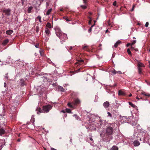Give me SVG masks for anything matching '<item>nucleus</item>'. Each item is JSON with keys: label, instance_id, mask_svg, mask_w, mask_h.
I'll list each match as a JSON object with an SVG mask.
<instances>
[{"label": "nucleus", "instance_id": "2eb2a0df", "mask_svg": "<svg viewBox=\"0 0 150 150\" xmlns=\"http://www.w3.org/2000/svg\"><path fill=\"white\" fill-rule=\"evenodd\" d=\"M134 146H137L140 144L139 142L137 140H136L134 141L133 142Z\"/></svg>", "mask_w": 150, "mask_h": 150}, {"label": "nucleus", "instance_id": "20e7f679", "mask_svg": "<svg viewBox=\"0 0 150 150\" xmlns=\"http://www.w3.org/2000/svg\"><path fill=\"white\" fill-rule=\"evenodd\" d=\"M11 11V9L9 8L7 9H3L2 11V12L3 13H5V14L6 16H9L10 15Z\"/></svg>", "mask_w": 150, "mask_h": 150}, {"label": "nucleus", "instance_id": "aec40b11", "mask_svg": "<svg viewBox=\"0 0 150 150\" xmlns=\"http://www.w3.org/2000/svg\"><path fill=\"white\" fill-rule=\"evenodd\" d=\"M63 18L65 19L67 22L69 21H71V19L70 18H68L67 16L64 17Z\"/></svg>", "mask_w": 150, "mask_h": 150}, {"label": "nucleus", "instance_id": "6ab92c4d", "mask_svg": "<svg viewBox=\"0 0 150 150\" xmlns=\"http://www.w3.org/2000/svg\"><path fill=\"white\" fill-rule=\"evenodd\" d=\"M88 5H81L80 7L83 9H85L87 8Z\"/></svg>", "mask_w": 150, "mask_h": 150}, {"label": "nucleus", "instance_id": "7c9ffc66", "mask_svg": "<svg viewBox=\"0 0 150 150\" xmlns=\"http://www.w3.org/2000/svg\"><path fill=\"white\" fill-rule=\"evenodd\" d=\"M67 105L69 107L71 108H73V105L71 104V103H69Z\"/></svg>", "mask_w": 150, "mask_h": 150}, {"label": "nucleus", "instance_id": "2f4dec72", "mask_svg": "<svg viewBox=\"0 0 150 150\" xmlns=\"http://www.w3.org/2000/svg\"><path fill=\"white\" fill-rule=\"evenodd\" d=\"M37 18L38 19L39 22H40V23H41L42 22V21H41V17L40 16H38L37 17Z\"/></svg>", "mask_w": 150, "mask_h": 150}, {"label": "nucleus", "instance_id": "69168bd1", "mask_svg": "<svg viewBox=\"0 0 150 150\" xmlns=\"http://www.w3.org/2000/svg\"><path fill=\"white\" fill-rule=\"evenodd\" d=\"M108 30H107L106 31V33H107V32H108Z\"/></svg>", "mask_w": 150, "mask_h": 150}, {"label": "nucleus", "instance_id": "39448f33", "mask_svg": "<svg viewBox=\"0 0 150 150\" xmlns=\"http://www.w3.org/2000/svg\"><path fill=\"white\" fill-rule=\"evenodd\" d=\"M45 33L46 34L45 36L46 37V40H47L48 39V38L50 34V30L47 28H46L45 29Z\"/></svg>", "mask_w": 150, "mask_h": 150}, {"label": "nucleus", "instance_id": "bf43d9fd", "mask_svg": "<svg viewBox=\"0 0 150 150\" xmlns=\"http://www.w3.org/2000/svg\"><path fill=\"white\" fill-rule=\"evenodd\" d=\"M90 139L91 141H93V139L92 138H90Z\"/></svg>", "mask_w": 150, "mask_h": 150}, {"label": "nucleus", "instance_id": "4be33fe9", "mask_svg": "<svg viewBox=\"0 0 150 150\" xmlns=\"http://www.w3.org/2000/svg\"><path fill=\"white\" fill-rule=\"evenodd\" d=\"M52 10V8H50V9L48 10L47 11L46 13V15H49L50 14V13L51 12Z\"/></svg>", "mask_w": 150, "mask_h": 150}, {"label": "nucleus", "instance_id": "bb28decb", "mask_svg": "<svg viewBox=\"0 0 150 150\" xmlns=\"http://www.w3.org/2000/svg\"><path fill=\"white\" fill-rule=\"evenodd\" d=\"M88 18L89 19V21L88 23L89 25H90L91 24V22H92V19L91 18L90 16H88Z\"/></svg>", "mask_w": 150, "mask_h": 150}, {"label": "nucleus", "instance_id": "f3484780", "mask_svg": "<svg viewBox=\"0 0 150 150\" xmlns=\"http://www.w3.org/2000/svg\"><path fill=\"white\" fill-rule=\"evenodd\" d=\"M142 94L143 95L146 97H150V94L149 93H146L144 92L142 93Z\"/></svg>", "mask_w": 150, "mask_h": 150}, {"label": "nucleus", "instance_id": "473e14b6", "mask_svg": "<svg viewBox=\"0 0 150 150\" xmlns=\"http://www.w3.org/2000/svg\"><path fill=\"white\" fill-rule=\"evenodd\" d=\"M83 3L84 4L87 5L88 2V0H83Z\"/></svg>", "mask_w": 150, "mask_h": 150}, {"label": "nucleus", "instance_id": "49530a36", "mask_svg": "<svg viewBox=\"0 0 150 150\" xmlns=\"http://www.w3.org/2000/svg\"><path fill=\"white\" fill-rule=\"evenodd\" d=\"M4 87H6V83H4Z\"/></svg>", "mask_w": 150, "mask_h": 150}, {"label": "nucleus", "instance_id": "9b49d317", "mask_svg": "<svg viewBox=\"0 0 150 150\" xmlns=\"http://www.w3.org/2000/svg\"><path fill=\"white\" fill-rule=\"evenodd\" d=\"M5 130L3 128H1L0 129V135H2L4 134Z\"/></svg>", "mask_w": 150, "mask_h": 150}, {"label": "nucleus", "instance_id": "cd10ccee", "mask_svg": "<svg viewBox=\"0 0 150 150\" xmlns=\"http://www.w3.org/2000/svg\"><path fill=\"white\" fill-rule=\"evenodd\" d=\"M73 116L75 117L76 120H79V117L76 115H74Z\"/></svg>", "mask_w": 150, "mask_h": 150}, {"label": "nucleus", "instance_id": "37998d69", "mask_svg": "<svg viewBox=\"0 0 150 150\" xmlns=\"http://www.w3.org/2000/svg\"><path fill=\"white\" fill-rule=\"evenodd\" d=\"M130 49H131V50H134V48L132 47V45H131V47Z\"/></svg>", "mask_w": 150, "mask_h": 150}, {"label": "nucleus", "instance_id": "e433bc0d", "mask_svg": "<svg viewBox=\"0 0 150 150\" xmlns=\"http://www.w3.org/2000/svg\"><path fill=\"white\" fill-rule=\"evenodd\" d=\"M136 40H134L132 43L131 44V45H132L136 43Z\"/></svg>", "mask_w": 150, "mask_h": 150}, {"label": "nucleus", "instance_id": "6e6552de", "mask_svg": "<svg viewBox=\"0 0 150 150\" xmlns=\"http://www.w3.org/2000/svg\"><path fill=\"white\" fill-rule=\"evenodd\" d=\"M78 61L77 62L75 63L76 64H78L79 65L83 64L84 63V61L83 60L81 59L80 58L79 59L77 60Z\"/></svg>", "mask_w": 150, "mask_h": 150}, {"label": "nucleus", "instance_id": "ea45409f", "mask_svg": "<svg viewBox=\"0 0 150 150\" xmlns=\"http://www.w3.org/2000/svg\"><path fill=\"white\" fill-rule=\"evenodd\" d=\"M149 23L148 22H146L145 24V26L146 27H147L149 25Z\"/></svg>", "mask_w": 150, "mask_h": 150}, {"label": "nucleus", "instance_id": "774afa93", "mask_svg": "<svg viewBox=\"0 0 150 150\" xmlns=\"http://www.w3.org/2000/svg\"><path fill=\"white\" fill-rule=\"evenodd\" d=\"M47 6L48 5V4L47 3Z\"/></svg>", "mask_w": 150, "mask_h": 150}, {"label": "nucleus", "instance_id": "5701e85b", "mask_svg": "<svg viewBox=\"0 0 150 150\" xmlns=\"http://www.w3.org/2000/svg\"><path fill=\"white\" fill-rule=\"evenodd\" d=\"M121 42L120 41H117L115 44L114 45V46L115 47H117V46H118V45L120 44V43Z\"/></svg>", "mask_w": 150, "mask_h": 150}, {"label": "nucleus", "instance_id": "f257e3e1", "mask_svg": "<svg viewBox=\"0 0 150 150\" xmlns=\"http://www.w3.org/2000/svg\"><path fill=\"white\" fill-rule=\"evenodd\" d=\"M114 129L112 127L110 126L107 127L105 133L104 134L102 133V135L103 136V141L105 142H109L113 138L112 135Z\"/></svg>", "mask_w": 150, "mask_h": 150}, {"label": "nucleus", "instance_id": "dca6fc26", "mask_svg": "<svg viewBox=\"0 0 150 150\" xmlns=\"http://www.w3.org/2000/svg\"><path fill=\"white\" fill-rule=\"evenodd\" d=\"M80 100L78 99H76L74 100V104L75 105H77L80 103Z\"/></svg>", "mask_w": 150, "mask_h": 150}, {"label": "nucleus", "instance_id": "09e8293b", "mask_svg": "<svg viewBox=\"0 0 150 150\" xmlns=\"http://www.w3.org/2000/svg\"><path fill=\"white\" fill-rule=\"evenodd\" d=\"M118 73L120 74H121V73L120 71H117V73Z\"/></svg>", "mask_w": 150, "mask_h": 150}, {"label": "nucleus", "instance_id": "393cba45", "mask_svg": "<svg viewBox=\"0 0 150 150\" xmlns=\"http://www.w3.org/2000/svg\"><path fill=\"white\" fill-rule=\"evenodd\" d=\"M27 0H21V2L22 6H24Z\"/></svg>", "mask_w": 150, "mask_h": 150}, {"label": "nucleus", "instance_id": "0eeeda50", "mask_svg": "<svg viewBox=\"0 0 150 150\" xmlns=\"http://www.w3.org/2000/svg\"><path fill=\"white\" fill-rule=\"evenodd\" d=\"M55 32L57 36L59 38L63 33L58 28L55 30Z\"/></svg>", "mask_w": 150, "mask_h": 150}, {"label": "nucleus", "instance_id": "680f3d73", "mask_svg": "<svg viewBox=\"0 0 150 150\" xmlns=\"http://www.w3.org/2000/svg\"><path fill=\"white\" fill-rule=\"evenodd\" d=\"M80 69H81V68H79V69L78 70V71H80Z\"/></svg>", "mask_w": 150, "mask_h": 150}, {"label": "nucleus", "instance_id": "72a5a7b5", "mask_svg": "<svg viewBox=\"0 0 150 150\" xmlns=\"http://www.w3.org/2000/svg\"><path fill=\"white\" fill-rule=\"evenodd\" d=\"M39 27L38 26H36L35 30L36 32V33H38L39 31Z\"/></svg>", "mask_w": 150, "mask_h": 150}, {"label": "nucleus", "instance_id": "58836bf2", "mask_svg": "<svg viewBox=\"0 0 150 150\" xmlns=\"http://www.w3.org/2000/svg\"><path fill=\"white\" fill-rule=\"evenodd\" d=\"M117 71H116L115 70H114L112 71V73L114 74H115L117 73Z\"/></svg>", "mask_w": 150, "mask_h": 150}, {"label": "nucleus", "instance_id": "c03bdc74", "mask_svg": "<svg viewBox=\"0 0 150 150\" xmlns=\"http://www.w3.org/2000/svg\"><path fill=\"white\" fill-rule=\"evenodd\" d=\"M87 46H85L83 47V49H84V50H86V48H87Z\"/></svg>", "mask_w": 150, "mask_h": 150}, {"label": "nucleus", "instance_id": "c9c22d12", "mask_svg": "<svg viewBox=\"0 0 150 150\" xmlns=\"http://www.w3.org/2000/svg\"><path fill=\"white\" fill-rule=\"evenodd\" d=\"M108 116L109 117H112V115L109 112H108Z\"/></svg>", "mask_w": 150, "mask_h": 150}, {"label": "nucleus", "instance_id": "5fc2aeb1", "mask_svg": "<svg viewBox=\"0 0 150 150\" xmlns=\"http://www.w3.org/2000/svg\"><path fill=\"white\" fill-rule=\"evenodd\" d=\"M21 141V139H18V140H17V141L18 142H20Z\"/></svg>", "mask_w": 150, "mask_h": 150}, {"label": "nucleus", "instance_id": "6e6d98bb", "mask_svg": "<svg viewBox=\"0 0 150 150\" xmlns=\"http://www.w3.org/2000/svg\"><path fill=\"white\" fill-rule=\"evenodd\" d=\"M35 47L37 48H38V45H35Z\"/></svg>", "mask_w": 150, "mask_h": 150}, {"label": "nucleus", "instance_id": "3c124183", "mask_svg": "<svg viewBox=\"0 0 150 150\" xmlns=\"http://www.w3.org/2000/svg\"><path fill=\"white\" fill-rule=\"evenodd\" d=\"M72 49V47H70L69 48V50H71Z\"/></svg>", "mask_w": 150, "mask_h": 150}, {"label": "nucleus", "instance_id": "a211bd4d", "mask_svg": "<svg viewBox=\"0 0 150 150\" xmlns=\"http://www.w3.org/2000/svg\"><path fill=\"white\" fill-rule=\"evenodd\" d=\"M9 40L8 39H6L3 42V45H5L8 42Z\"/></svg>", "mask_w": 150, "mask_h": 150}, {"label": "nucleus", "instance_id": "79ce46f5", "mask_svg": "<svg viewBox=\"0 0 150 150\" xmlns=\"http://www.w3.org/2000/svg\"><path fill=\"white\" fill-rule=\"evenodd\" d=\"M131 44H130V43H129L127 44V47H128L130 45L131 46Z\"/></svg>", "mask_w": 150, "mask_h": 150}, {"label": "nucleus", "instance_id": "a19ab883", "mask_svg": "<svg viewBox=\"0 0 150 150\" xmlns=\"http://www.w3.org/2000/svg\"><path fill=\"white\" fill-rule=\"evenodd\" d=\"M96 21H94V24L93 25H92L91 26V27L90 28H91V30H92V28L93 26H94V25H95V23H96Z\"/></svg>", "mask_w": 150, "mask_h": 150}, {"label": "nucleus", "instance_id": "a878e982", "mask_svg": "<svg viewBox=\"0 0 150 150\" xmlns=\"http://www.w3.org/2000/svg\"><path fill=\"white\" fill-rule=\"evenodd\" d=\"M129 105H130L133 108H135L136 107V106L134 105L131 102H129Z\"/></svg>", "mask_w": 150, "mask_h": 150}, {"label": "nucleus", "instance_id": "4468645a", "mask_svg": "<svg viewBox=\"0 0 150 150\" xmlns=\"http://www.w3.org/2000/svg\"><path fill=\"white\" fill-rule=\"evenodd\" d=\"M13 32V31L12 30H7L6 31V33L8 35H10Z\"/></svg>", "mask_w": 150, "mask_h": 150}, {"label": "nucleus", "instance_id": "4d7b16f0", "mask_svg": "<svg viewBox=\"0 0 150 150\" xmlns=\"http://www.w3.org/2000/svg\"><path fill=\"white\" fill-rule=\"evenodd\" d=\"M136 98L138 100H139L140 99V98L138 97V96Z\"/></svg>", "mask_w": 150, "mask_h": 150}, {"label": "nucleus", "instance_id": "4c0bfd02", "mask_svg": "<svg viewBox=\"0 0 150 150\" xmlns=\"http://www.w3.org/2000/svg\"><path fill=\"white\" fill-rule=\"evenodd\" d=\"M117 2L116 1H115L113 4V5L114 6H116Z\"/></svg>", "mask_w": 150, "mask_h": 150}, {"label": "nucleus", "instance_id": "8fccbe9b", "mask_svg": "<svg viewBox=\"0 0 150 150\" xmlns=\"http://www.w3.org/2000/svg\"><path fill=\"white\" fill-rule=\"evenodd\" d=\"M51 150H56V149L54 148H52L51 149Z\"/></svg>", "mask_w": 150, "mask_h": 150}, {"label": "nucleus", "instance_id": "1a4fd4ad", "mask_svg": "<svg viewBox=\"0 0 150 150\" xmlns=\"http://www.w3.org/2000/svg\"><path fill=\"white\" fill-rule=\"evenodd\" d=\"M20 86H21V87H23L24 85H26V83L25 82L24 80L23 79H20Z\"/></svg>", "mask_w": 150, "mask_h": 150}, {"label": "nucleus", "instance_id": "f03ea898", "mask_svg": "<svg viewBox=\"0 0 150 150\" xmlns=\"http://www.w3.org/2000/svg\"><path fill=\"white\" fill-rule=\"evenodd\" d=\"M52 106L50 105H47L45 106H43L42 107V109L40 108H37L36 109V111H37V113L39 114V113H47L51 109Z\"/></svg>", "mask_w": 150, "mask_h": 150}, {"label": "nucleus", "instance_id": "b1692460", "mask_svg": "<svg viewBox=\"0 0 150 150\" xmlns=\"http://www.w3.org/2000/svg\"><path fill=\"white\" fill-rule=\"evenodd\" d=\"M46 26L47 28H52V26H51V24L49 22H48L47 23V24L46 25Z\"/></svg>", "mask_w": 150, "mask_h": 150}, {"label": "nucleus", "instance_id": "338daca9", "mask_svg": "<svg viewBox=\"0 0 150 150\" xmlns=\"http://www.w3.org/2000/svg\"><path fill=\"white\" fill-rule=\"evenodd\" d=\"M149 67L150 68V64H149Z\"/></svg>", "mask_w": 150, "mask_h": 150}, {"label": "nucleus", "instance_id": "423d86ee", "mask_svg": "<svg viewBox=\"0 0 150 150\" xmlns=\"http://www.w3.org/2000/svg\"><path fill=\"white\" fill-rule=\"evenodd\" d=\"M67 36L66 34L63 33L59 37V38L62 41H64L65 40L67 39Z\"/></svg>", "mask_w": 150, "mask_h": 150}, {"label": "nucleus", "instance_id": "7ed1b4c3", "mask_svg": "<svg viewBox=\"0 0 150 150\" xmlns=\"http://www.w3.org/2000/svg\"><path fill=\"white\" fill-rule=\"evenodd\" d=\"M137 65L139 73L140 74H142V69L140 67H144V66L143 64L140 62H138L137 64Z\"/></svg>", "mask_w": 150, "mask_h": 150}, {"label": "nucleus", "instance_id": "e2e57ef3", "mask_svg": "<svg viewBox=\"0 0 150 150\" xmlns=\"http://www.w3.org/2000/svg\"><path fill=\"white\" fill-rule=\"evenodd\" d=\"M60 11H63V10L62 9H61L60 10Z\"/></svg>", "mask_w": 150, "mask_h": 150}, {"label": "nucleus", "instance_id": "f704fd0d", "mask_svg": "<svg viewBox=\"0 0 150 150\" xmlns=\"http://www.w3.org/2000/svg\"><path fill=\"white\" fill-rule=\"evenodd\" d=\"M40 54L41 56H43L44 55V53L43 51L41 50L40 51Z\"/></svg>", "mask_w": 150, "mask_h": 150}, {"label": "nucleus", "instance_id": "de8ad7c7", "mask_svg": "<svg viewBox=\"0 0 150 150\" xmlns=\"http://www.w3.org/2000/svg\"><path fill=\"white\" fill-rule=\"evenodd\" d=\"M134 6H133V7L132 8V9L131 10V11H133L134 10Z\"/></svg>", "mask_w": 150, "mask_h": 150}, {"label": "nucleus", "instance_id": "9d476101", "mask_svg": "<svg viewBox=\"0 0 150 150\" xmlns=\"http://www.w3.org/2000/svg\"><path fill=\"white\" fill-rule=\"evenodd\" d=\"M109 102L107 101L105 102L103 104V106L105 108H108L109 106Z\"/></svg>", "mask_w": 150, "mask_h": 150}, {"label": "nucleus", "instance_id": "c85d7f7f", "mask_svg": "<svg viewBox=\"0 0 150 150\" xmlns=\"http://www.w3.org/2000/svg\"><path fill=\"white\" fill-rule=\"evenodd\" d=\"M66 112H67L68 113H71V110L69 109L66 108Z\"/></svg>", "mask_w": 150, "mask_h": 150}, {"label": "nucleus", "instance_id": "0e129e2a", "mask_svg": "<svg viewBox=\"0 0 150 150\" xmlns=\"http://www.w3.org/2000/svg\"><path fill=\"white\" fill-rule=\"evenodd\" d=\"M102 46V45H101V44H100V45H99V47H100V46Z\"/></svg>", "mask_w": 150, "mask_h": 150}, {"label": "nucleus", "instance_id": "ddd939ff", "mask_svg": "<svg viewBox=\"0 0 150 150\" xmlns=\"http://www.w3.org/2000/svg\"><path fill=\"white\" fill-rule=\"evenodd\" d=\"M118 95H120L122 96H125V93L121 90H119L118 91Z\"/></svg>", "mask_w": 150, "mask_h": 150}, {"label": "nucleus", "instance_id": "864d4df0", "mask_svg": "<svg viewBox=\"0 0 150 150\" xmlns=\"http://www.w3.org/2000/svg\"><path fill=\"white\" fill-rule=\"evenodd\" d=\"M88 13L89 14L90 16H91L92 14V13L91 12H88Z\"/></svg>", "mask_w": 150, "mask_h": 150}, {"label": "nucleus", "instance_id": "f8f14e48", "mask_svg": "<svg viewBox=\"0 0 150 150\" xmlns=\"http://www.w3.org/2000/svg\"><path fill=\"white\" fill-rule=\"evenodd\" d=\"M58 89L59 91H61L64 92V89L62 87L60 86H58Z\"/></svg>", "mask_w": 150, "mask_h": 150}, {"label": "nucleus", "instance_id": "c756f323", "mask_svg": "<svg viewBox=\"0 0 150 150\" xmlns=\"http://www.w3.org/2000/svg\"><path fill=\"white\" fill-rule=\"evenodd\" d=\"M127 52L128 53V54L130 55V56L132 55V53L130 51V50L129 49H128L127 50Z\"/></svg>", "mask_w": 150, "mask_h": 150}, {"label": "nucleus", "instance_id": "052dcab7", "mask_svg": "<svg viewBox=\"0 0 150 150\" xmlns=\"http://www.w3.org/2000/svg\"><path fill=\"white\" fill-rule=\"evenodd\" d=\"M132 96V94H129V97H131V96Z\"/></svg>", "mask_w": 150, "mask_h": 150}, {"label": "nucleus", "instance_id": "603ef678", "mask_svg": "<svg viewBox=\"0 0 150 150\" xmlns=\"http://www.w3.org/2000/svg\"><path fill=\"white\" fill-rule=\"evenodd\" d=\"M3 145H1V146H0V150H1V149H2V147Z\"/></svg>", "mask_w": 150, "mask_h": 150}, {"label": "nucleus", "instance_id": "412c9836", "mask_svg": "<svg viewBox=\"0 0 150 150\" xmlns=\"http://www.w3.org/2000/svg\"><path fill=\"white\" fill-rule=\"evenodd\" d=\"M33 7L32 6H31L30 7H29L28 9V13H31V11L32 10L33 8Z\"/></svg>", "mask_w": 150, "mask_h": 150}, {"label": "nucleus", "instance_id": "a18cd8bd", "mask_svg": "<svg viewBox=\"0 0 150 150\" xmlns=\"http://www.w3.org/2000/svg\"><path fill=\"white\" fill-rule=\"evenodd\" d=\"M92 30L91 29V28H89V29H88V32L89 33H90L91 31Z\"/></svg>", "mask_w": 150, "mask_h": 150}, {"label": "nucleus", "instance_id": "13d9d810", "mask_svg": "<svg viewBox=\"0 0 150 150\" xmlns=\"http://www.w3.org/2000/svg\"><path fill=\"white\" fill-rule=\"evenodd\" d=\"M62 112H63L64 113H65V111L64 110H63L62 111Z\"/></svg>", "mask_w": 150, "mask_h": 150}]
</instances>
